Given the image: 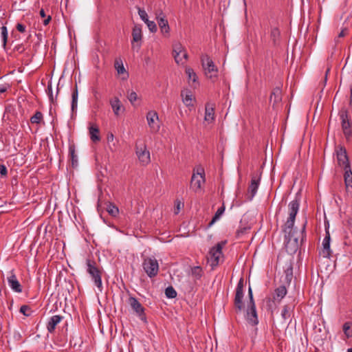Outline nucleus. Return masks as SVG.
<instances>
[{"label": "nucleus", "instance_id": "1", "mask_svg": "<svg viewBox=\"0 0 352 352\" xmlns=\"http://www.w3.org/2000/svg\"><path fill=\"white\" fill-rule=\"evenodd\" d=\"M248 298L249 301L248 302L245 318L250 324L255 326L258 323V320L251 287H249L248 289Z\"/></svg>", "mask_w": 352, "mask_h": 352}, {"label": "nucleus", "instance_id": "2", "mask_svg": "<svg viewBox=\"0 0 352 352\" xmlns=\"http://www.w3.org/2000/svg\"><path fill=\"white\" fill-rule=\"evenodd\" d=\"M201 61L206 77L212 80L217 79L218 69L210 57L207 54H203L201 56Z\"/></svg>", "mask_w": 352, "mask_h": 352}, {"label": "nucleus", "instance_id": "3", "mask_svg": "<svg viewBox=\"0 0 352 352\" xmlns=\"http://www.w3.org/2000/svg\"><path fill=\"white\" fill-rule=\"evenodd\" d=\"M87 272L91 276L96 286L100 290L102 285V272L100 270L95 261L87 259Z\"/></svg>", "mask_w": 352, "mask_h": 352}, {"label": "nucleus", "instance_id": "4", "mask_svg": "<svg viewBox=\"0 0 352 352\" xmlns=\"http://www.w3.org/2000/svg\"><path fill=\"white\" fill-rule=\"evenodd\" d=\"M285 233V249L289 254H294L299 248L298 237L294 236L295 230L288 229Z\"/></svg>", "mask_w": 352, "mask_h": 352}, {"label": "nucleus", "instance_id": "5", "mask_svg": "<svg viewBox=\"0 0 352 352\" xmlns=\"http://www.w3.org/2000/svg\"><path fill=\"white\" fill-rule=\"evenodd\" d=\"M299 200L296 199L291 201L289 204V216L285 223L283 231L286 232L288 229H293L296 216L299 209Z\"/></svg>", "mask_w": 352, "mask_h": 352}, {"label": "nucleus", "instance_id": "6", "mask_svg": "<svg viewBox=\"0 0 352 352\" xmlns=\"http://www.w3.org/2000/svg\"><path fill=\"white\" fill-rule=\"evenodd\" d=\"M342 129L347 140L352 138V122L349 118L348 110L342 109L340 112Z\"/></svg>", "mask_w": 352, "mask_h": 352}, {"label": "nucleus", "instance_id": "7", "mask_svg": "<svg viewBox=\"0 0 352 352\" xmlns=\"http://www.w3.org/2000/svg\"><path fill=\"white\" fill-rule=\"evenodd\" d=\"M226 243V241L218 243L212 248L208 253V260L210 261L212 269H214L219 265V258L222 255V249Z\"/></svg>", "mask_w": 352, "mask_h": 352}, {"label": "nucleus", "instance_id": "8", "mask_svg": "<svg viewBox=\"0 0 352 352\" xmlns=\"http://www.w3.org/2000/svg\"><path fill=\"white\" fill-rule=\"evenodd\" d=\"M244 280L241 278L236 286L234 305L236 313H240L244 308L243 298Z\"/></svg>", "mask_w": 352, "mask_h": 352}, {"label": "nucleus", "instance_id": "9", "mask_svg": "<svg viewBox=\"0 0 352 352\" xmlns=\"http://www.w3.org/2000/svg\"><path fill=\"white\" fill-rule=\"evenodd\" d=\"M142 267L150 278L156 276L159 271L158 262L155 258H145L142 263Z\"/></svg>", "mask_w": 352, "mask_h": 352}, {"label": "nucleus", "instance_id": "10", "mask_svg": "<svg viewBox=\"0 0 352 352\" xmlns=\"http://www.w3.org/2000/svg\"><path fill=\"white\" fill-rule=\"evenodd\" d=\"M262 172L253 173L251 174V182L248 186L247 199L252 200L257 192V189L260 184L261 176Z\"/></svg>", "mask_w": 352, "mask_h": 352}, {"label": "nucleus", "instance_id": "11", "mask_svg": "<svg viewBox=\"0 0 352 352\" xmlns=\"http://www.w3.org/2000/svg\"><path fill=\"white\" fill-rule=\"evenodd\" d=\"M128 303L141 320H146V314L144 313L145 309L136 298L130 296L129 298Z\"/></svg>", "mask_w": 352, "mask_h": 352}, {"label": "nucleus", "instance_id": "12", "mask_svg": "<svg viewBox=\"0 0 352 352\" xmlns=\"http://www.w3.org/2000/svg\"><path fill=\"white\" fill-rule=\"evenodd\" d=\"M338 165L344 168L351 167L350 162L345 147L340 146L336 151Z\"/></svg>", "mask_w": 352, "mask_h": 352}, {"label": "nucleus", "instance_id": "13", "mask_svg": "<svg viewBox=\"0 0 352 352\" xmlns=\"http://www.w3.org/2000/svg\"><path fill=\"white\" fill-rule=\"evenodd\" d=\"M148 124L152 132H157L160 129V125L155 122L158 120L157 113L155 111H150L146 114Z\"/></svg>", "mask_w": 352, "mask_h": 352}, {"label": "nucleus", "instance_id": "14", "mask_svg": "<svg viewBox=\"0 0 352 352\" xmlns=\"http://www.w3.org/2000/svg\"><path fill=\"white\" fill-rule=\"evenodd\" d=\"M181 54H183V58L186 60L188 58V54L184 49L180 43L176 44L174 46L173 55L174 56L175 62L179 64L182 63V58H181Z\"/></svg>", "mask_w": 352, "mask_h": 352}, {"label": "nucleus", "instance_id": "15", "mask_svg": "<svg viewBox=\"0 0 352 352\" xmlns=\"http://www.w3.org/2000/svg\"><path fill=\"white\" fill-rule=\"evenodd\" d=\"M136 154L139 159V160L143 164H147L150 162V153L146 150V147L145 145L143 147L138 148L136 147Z\"/></svg>", "mask_w": 352, "mask_h": 352}, {"label": "nucleus", "instance_id": "16", "mask_svg": "<svg viewBox=\"0 0 352 352\" xmlns=\"http://www.w3.org/2000/svg\"><path fill=\"white\" fill-rule=\"evenodd\" d=\"M8 282L10 287L14 292H17V293L22 292V290H23L22 285L19 282V280L16 278V276L12 272V271L11 272L10 276L8 277Z\"/></svg>", "mask_w": 352, "mask_h": 352}, {"label": "nucleus", "instance_id": "17", "mask_svg": "<svg viewBox=\"0 0 352 352\" xmlns=\"http://www.w3.org/2000/svg\"><path fill=\"white\" fill-rule=\"evenodd\" d=\"M206 181L205 177L200 178L197 175H196L195 173L193 172V174L191 177L190 186L192 190L197 192L201 189V184L204 183Z\"/></svg>", "mask_w": 352, "mask_h": 352}, {"label": "nucleus", "instance_id": "18", "mask_svg": "<svg viewBox=\"0 0 352 352\" xmlns=\"http://www.w3.org/2000/svg\"><path fill=\"white\" fill-rule=\"evenodd\" d=\"M330 240V234L329 231H326V236L322 242L323 248L320 252L323 257L329 258L331 256Z\"/></svg>", "mask_w": 352, "mask_h": 352}, {"label": "nucleus", "instance_id": "19", "mask_svg": "<svg viewBox=\"0 0 352 352\" xmlns=\"http://www.w3.org/2000/svg\"><path fill=\"white\" fill-rule=\"evenodd\" d=\"M63 317L59 315L53 316L50 318L47 324V329L48 332L53 333L56 329V325L62 320Z\"/></svg>", "mask_w": 352, "mask_h": 352}, {"label": "nucleus", "instance_id": "20", "mask_svg": "<svg viewBox=\"0 0 352 352\" xmlns=\"http://www.w3.org/2000/svg\"><path fill=\"white\" fill-rule=\"evenodd\" d=\"M157 21L162 34L164 36H168L169 35L170 27L166 17L158 19Z\"/></svg>", "mask_w": 352, "mask_h": 352}, {"label": "nucleus", "instance_id": "21", "mask_svg": "<svg viewBox=\"0 0 352 352\" xmlns=\"http://www.w3.org/2000/svg\"><path fill=\"white\" fill-rule=\"evenodd\" d=\"M214 119V105L210 103H206L205 107V118L207 122H212Z\"/></svg>", "mask_w": 352, "mask_h": 352}, {"label": "nucleus", "instance_id": "22", "mask_svg": "<svg viewBox=\"0 0 352 352\" xmlns=\"http://www.w3.org/2000/svg\"><path fill=\"white\" fill-rule=\"evenodd\" d=\"M89 131L90 135V138L92 142H97L100 140V137L99 135L100 130L98 126L96 124H92L89 127Z\"/></svg>", "mask_w": 352, "mask_h": 352}, {"label": "nucleus", "instance_id": "23", "mask_svg": "<svg viewBox=\"0 0 352 352\" xmlns=\"http://www.w3.org/2000/svg\"><path fill=\"white\" fill-rule=\"evenodd\" d=\"M282 100V91L281 89L276 87L273 89L272 94L270 97V101L273 102L274 105L280 102Z\"/></svg>", "mask_w": 352, "mask_h": 352}, {"label": "nucleus", "instance_id": "24", "mask_svg": "<svg viewBox=\"0 0 352 352\" xmlns=\"http://www.w3.org/2000/svg\"><path fill=\"white\" fill-rule=\"evenodd\" d=\"M287 294V289L285 285H280L274 290L273 298L277 300L278 302L285 296Z\"/></svg>", "mask_w": 352, "mask_h": 352}, {"label": "nucleus", "instance_id": "25", "mask_svg": "<svg viewBox=\"0 0 352 352\" xmlns=\"http://www.w3.org/2000/svg\"><path fill=\"white\" fill-rule=\"evenodd\" d=\"M132 43L133 42H139L142 41V28L140 25H135L132 30Z\"/></svg>", "mask_w": 352, "mask_h": 352}, {"label": "nucleus", "instance_id": "26", "mask_svg": "<svg viewBox=\"0 0 352 352\" xmlns=\"http://www.w3.org/2000/svg\"><path fill=\"white\" fill-rule=\"evenodd\" d=\"M344 183H345V185H346V188H348L351 187L352 188V170H351V168L349 167V168H344Z\"/></svg>", "mask_w": 352, "mask_h": 352}, {"label": "nucleus", "instance_id": "27", "mask_svg": "<svg viewBox=\"0 0 352 352\" xmlns=\"http://www.w3.org/2000/svg\"><path fill=\"white\" fill-rule=\"evenodd\" d=\"M280 32L278 28H274L271 30L270 37L274 45H278L280 41Z\"/></svg>", "mask_w": 352, "mask_h": 352}, {"label": "nucleus", "instance_id": "28", "mask_svg": "<svg viewBox=\"0 0 352 352\" xmlns=\"http://www.w3.org/2000/svg\"><path fill=\"white\" fill-rule=\"evenodd\" d=\"M278 301L274 298H266V307L267 311H270L272 314H273L274 311L277 308Z\"/></svg>", "mask_w": 352, "mask_h": 352}, {"label": "nucleus", "instance_id": "29", "mask_svg": "<svg viewBox=\"0 0 352 352\" xmlns=\"http://www.w3.org/2000/svg\"><path fill=\"white\" fill-rule=\"evenodd\" d=\"M111 106L116 116L119 115V111L122 107L121 102L118 98L116 97L113 100L110 101Z\"/></svg>", "mask_w": 352, "mask_h": 352}, {"label": "nucleus", "instance_id": "30", "mask_svg": "<svg viewBox=\"0 0 352 352\" xmlns=\"http://www.w3.org/2000/svg\"><path fill=\"white\" fill-rule=\"evenodd\" d=\"M69 155L71 157L72 166L76 167L78 165V157L75 152V146L74 144L69 145Z\"/></svg>", "mask_w": 352, "mask_h": 352}, {"label": "nucleus", "instance_id": "31", "mask_svg": "<svg viewBox=\"0 0 352 352\" xmlns=\"http://www.w3.org/2000/svg\"><path fill=\"white\" fill-rule=\"evenodd\" d=\"M78 87L77 85L75 86V89L72 92V111L74 112L77 109L78 105Z\"/></svg>", "mask_w": 352, "mask_h": 352}, {"label": "nucleus", "instance_id": "32", "mask_svg": "<svg viewBox=\"0 0 352 352\" xmlns=\"http://www.w3.org/2000/svg\"><path fill=\"white\" fill-rule=\"evenodd\" d=\"M106 210L107 212L113 217H116L119 214L118 208L110 202L107 204Z\"/></svg>", "mask_w": 352, "mask_h": 352}, {"label": "nucleus", "instance_id": "33", "mask_svg": "<svg viewBox=\"0 0 352 352\" xmlns=\"http://www.w3.org/2000/svg\"><path fill=\"white\" fill-rule=\"evenodd\" d=\"M285 281H286V283L289 284L293 278V267H292V263H289V265L285 270Z\"/></svg>", "mask_w": 352, "mask_h": 352}, {"label": "nucleus", "instance_id": "34", "mask_svg": "<svg viewBox=\"0 0 352 352\" xmlns=\"http://www.w3.org/2000/svg\"><path fill=\"white\" fill-rule=\"evenodd\" d=\"M352 323L350 322H346L344 323L342 329L344 335L347 338L352 337V329H351Z\"/></svg>", "mask_w": 352, "mask_h": 352}, {"label": "nucleus", "instance_id": "35", "mask_svg": "<svg viewBox=\"0 0 352 352\" xmlns=\"http://www.w3.org/2000/svg\"><path fill=\"white\" fill-rule=\"evenodd\" d=\"M225 208H226L224 204H223L222 206L217 210L211 221L209 223V226H212L217 220L219 219V217L223 214Z\"/></svg>", "mask_w": 352, "mask_h": 352}, {"label": "nucleus", "instance_id": "36", "mask_svg": "<svg viewBox=\"0 0 352 352\" xmlns=\"http://www.w3.org/2000/svg\"><path fill=\"white\" fill-rule=\"evenodd\" d=\"M43 116L41 111H36V113L31 117L30 122L32 124H40L43 120Z\"/></svg>", "mask_w": 352, "mask_h": 352}, {"label": "nucleus", "instance_id": "37", "mask_svg": "<svg viewBox=\"0 0 352 352\" xmlns=\"http://www.w3.org/2000/svg\"><path fill=\"white\" fill-rule=\"evenodd\" d=\"M182 96L183 97V102L187 107L193 105V104L192 103V96L190 94V91H189L188 93H186L185 96H184L183 92H182Z\"/></svg>", "mask_w": 352, "mask_h": 352}, {"label": "nucleus", "instance_id": "38", "mask_svg": "<svg viewBox=\"0 0 352 352\" xmlns=\"http://www.w3.org/2000/svg\"><path fill=\"white\" fill-rule=\"evenodd\" d=\"M58 91H59V89H58V88H57V93H56V96H57ZM47 95L49 96V99H50V102L52 103H54L55 100H56V97H55V98H54V96H53L52 87V82H48L47 88Z\"/></svg>", "mask_w": 352, "mask_h": 352}, {"label": "nucleus", "instance_id": "39", "mask_svg": "<svg viewBox=\"0 0 352 352\" xmlns=\"http://www.w3.org/2000/svg\"><path fill=\"white\" fill-rule=\"evenodd\" d=\"M165 294L168 298H174L177 296V292L172 286H169L165 289Z\"/></svg>", "mask_w": 352, "mask_h": 352}, {"label": "nucleus", "instance_id": "40", "mask_svg": "<svg viewBox=\"0 0 352 352\" xmlns=\"http://www.w3.org/2000/svg\"><path fill=\"white\" fill-rule=\"evenodd\" d=\"M186 73L188 76L189 80H192V82H196L197 76L196 73L194 72V70L192 68H186Z\"/></svg>", "mask_w": 352, "mask_h": 352}, {"label": "nucleus", "instance_id": "41", "mask_svg": "<svg viewBox=\"0 0 352 352\" xmlns=\"http://www.w3.org/2000/svg\"><path fill=\"white\" fill-rule=\"evenodd\" d=\"M1 36L3 41V47L4 49L6 47L7 41H8V30L6 26H2L1 28Z\"/></svg>", "mask_w": 352, "mask_h": 352}, {"label": "nucleus", "instance_id": "42", "mask_svg": "<svg viewBox=\"0 0 352 352\" xmlns=\"http://www.w3.org/2000/svg\"><path fill=\"white\" fill-rule=\"evenodd\" d=\"M250 230V227H243L236 230V238L240 239L241 236L244 234H246L248 233L249 230Z\"/></svg>", "mask_w": 352, "mask_h": 352}, {"label": "nucleus", "instance_id": "43", "mask_svg": "<svg viewBox=\"0 0 352 352\" xmlns=\"http://www.w3.org/2000/svg\"><path fill=\"white\" fill-rule=\"evenodd\" d=\"M192 274L193 276H195L197 278H200L202 276V269L199 266L194 267L192 269Z\"/></svg>", "mask_w": 352, "mask_h": 352}, {"label": "nucleus", "instance_id": "44", "mask_svg": "<svg viewBox=\"0 0 352 352\" xmlns=\"http://www.w3.org/2000/svg\"><path fill=\"white\" fill-rule=\"evenodd\" d=\"M127 98L129 99L130 102L133 105H134V102L138 100V97L137 94L135 91H132L131 92L128 91Z\"/></svg>", "mask_w": 352, "mask_h": 352}, {"label": "nucleus", "instance_id": "45", "mask_svg": "<svg viewBox=\"0 0 352 352\" xmlns=\"http://www.w3.org/2000/svg\"><path fill=\"white\" fill-rule=\"evenodd\" d=\"M138 14L141 19L146 23L149 20L148 19V15L146 11L143 9H141L140 8H138Z\"/></svg>", "mask_w": 352, "mask_h": 352}, {"label": "nucleus", "instance_id": "46", "mask_svg": "<svg viewBox=\"0 0 352 352\" xmlns=\"http://www.w3.org/2000/svg\"><path fill=\"white\" fill-rule=\"evenodd\" d=\"M20 312L25 316H30L32 313L30 307L28 305H22L20 307Z\"/></svg>", "mask_w": 352, "mask_h": 352}, {"label": "nucleus", "instance_id": "47", "mask_svg": "<svg viewBox=\"0 0 352 352\" xmlns=\"http://www.w3.org/2000/svg\"><path fill=\"white\" fill-rule=\"evenodd\" d=\"M146 24L147 25L149 30L151 32L155 33L157 32V25L154 21H148L146 23Z\"/></svg>", "mask_w": 352, "mask_h": 352}, {"label": "nucleus", "instance_id": "48", "mask_svg": "<svg viewBox=\"0 0 352 352\" xmlns=\"http://www.w3.org/2000/svg\"><path fill=\"white\" fill-rule=\"evenodd\" d=\"M194 172L195 173L196 175H197L200 178L205 177V170L202 166H198L196 168V170H194Z\"/></svg>", "mask_w": 352, "mask_h": 352}, {"label": "nucleus", "instance_id": "49", "mask_svg": "<svg viewBox=\"0 0 352 352\" xmlns=\"http://www.w3.org/2000/svg\"><path fill=\"white\" fill-rule=\"evenodd\" d=\"M115 67L117 69L118 74H123L125 72L122 63L120 64L118 62H116Z\"/></svg>", "mask_w": 352, "mask_h": 352}, {"label": "nucleus", "instance_id": "50", "mask_svg": "<svg viewBox=\"0 0 352 352\" xmlns=\"http://www.w3.org/2000/svg\"><path fill=\"white\" fill-rule=\"evenodd\" d=\"M156 20L160 18H165L166 15L163 12L162 10L159 8L155 11Z\"/></svg>", "mask_w": 352, "mask_h": 352}, {"label": "nucleus", "instance_id": "51", "mask_svg": "<svg viewBox=\"0 0 352 352\" xmlns=\"http://www.w3.org/2000/svg\"><path fill=\"white\" fill-rule=\"evenodd\" d=\"M281 315L284 319H287L290 316L287 305L284 306Z\"/></svg>", "mask_w": 352, "mask_h": 352}, {"label": "nucleus", "instance_id": "52", "mask_svg": "<svg viewBox=\"0 0 352 352\" xmlns=\"http://www.w3.org/2000/svg\"><path fill=\"white\" fill-rule=\"evenodd\" d=\"M7 174H8V170H7L6 166L4 164H0V175H1V176L6 177Z\"/></svg>", "mask_w": 352, "mask_h": 352}, {"label": "nucleus", "instance_id": "53", "mask_svg": "<svg viewBox=\"0 0 352 352\" xmlns=\"http://www.w3.org/2000/svg\"><path fill=\"white\" fill-rule=\"evenodd\" d=\"M307 221L304 223L302 230H301V243L304 241L306 238L305 228H306Z\"/></svg>", "mask_w": 352, "mask_h": 352}, {"label": "nucleus", "instance_id": "54", "mask_svg": "<svg viewBox=\"0 0 352 352\" xmlns=\"http://www.w3.org/2000/svg\"><path fill=\"white\" fill-rule=\"evenodd\" d=\"M16 28L20 32H24L25 31V26L22 23H17Z\"/></svg>", "mask_w": 352, "mask_h": 352}, {"label": "nucleus", "instance_id": "55", "mask_svg": "<svg viewBox=\"0 0 352 352\" xmlns=\"http://www.w3.org/2000/svg\"><path fill=\"white\" fill-rule=\"evenodd\" d=\"M14 50L17 51L19 53H23L25 51V48L22 44L18 45L14 47Z\"/></svg>", "mask_w": 352, "mask_h": 352}, {"label": "nucleus", "instance_id": "56", "mask_svg": "<svg viewBox=\"0 0 352 352\" xmlns=\"http://www.w3.org/2000/svg\"><path fill=\"white\" fill-rule=\"evenodd\" d=\"M45 19L43 20V24L45 25H47L50 23V21L52 20V17L51 16H47V17H45L44 18Z\"/></svg>", "mask_w": 352, "mask_h": 352}, {"label": "nucleus", "instance_id": "57", "mask_svg": "<svg viewBox=\"0 0 352 352\" xmlns=\"http://www.w3.org/2000/svg\"><path fill=\"white\" fill-rule=\"evenodd\" d=\"M347 32V29L344 28L341 30L340 34H338V38L344 37L346 34V32Z\"/></svg>", "mask_w": 352, "mask_h": 352}, {"label": "nucleus", "instance_id": "58", "mask_svg": "<svg viewBox=\"0 0 352 352\" xmlns=\"http://www.w3.org/2000/svg\"><path fill=\"white\" fill-rule=\"evenodd\" d=\"M39 14L41 16V18H45L46 17V14H45V12L43 9H41L39 12Z\"/></svg>", "mask_w": 352, "mask_h": 352}, {"label": "nucleus", "instance_id": "59", "mask_svg": "<svg viewBox=\"0 0 352 352\" xmlns=\"http://www.w3.org/2000/svg\"><path fill=\"white\" fill-rule=\"evenodd\" d=\"M113 135L112 133L107 135V140L108 142L113 141Z\"/></svg>", "mask_w": 352, "mask_h": 352}, {"label": "nucleus", "instance_id": "60", "mask_svg": "<svg viewBox=\"0 0 352 352\" xmlns=\"http://www.w3.org/2000/svg\"><path fill=\"white\" fill-rule=\"evenodd\" d=\"M329 71H330V68L328 67L325 72L324 82H326V81L327 80V75H328Z\"/></svg>", "mask_w": 352, "mask_h": 352}, {"label": "nucleus", "instance_id": "61", "mask_svg": "<svg viewBox=\"0 0 352 352\" xmlns=\"http://www.w3.org/2000/svg\"><path fill=\"white\" fill-rule=\"evenodd\" d=\"M350 104L352 105V85L350 89Z\"/></svg>", "mask_w": 352, "mask_h": 352}, {"label": "nucleus", "instance_id": "62", "mask_svg": "<svg viewBox=\"0 0 352 352\" xmlns=\"http://www.w3.org/2000/svg\"><path fill=\"white\" fill-rule=\"evenodd\" d=\"M7 89L4 87H0V94L6 92Z\"/></svg>", "mask_w": 352, "mask_h": 352}, {"label": "nucleus", "instance_id": "63", "mask_svg": "<svg viewBox=\"0 0 352 352\" xmlns=\"http://www.w3.org/2000/svg\"><path fill=\"white\" fill-rule=\"evenodd\" d=\"M180 204L179 203L177 206V211H175V213L177 214L180 208H179Z\"/></svg>", "mask_w": 352, "mask_h": 352}, {"label": "nucleus", "instance_id": "64", "mask_svg": "<svg viewBox=\"0 0 352 352\" xmlns=\"http://www.w3.org/2000/svg\"><path fill=\"white\" fill-rule=\"evenodd\" d=\"M347 352H352V348H350L347 350Z\"/></svg>", "mask_w": 352, "mask_h": 352}]
</instances>
